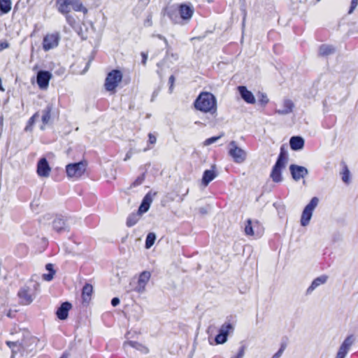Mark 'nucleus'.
Instances as JSON below:
<instances>
[{"label": "nucleus", "instance_id": "nucleus-1", "mask_svg": "<svg viewBox=\"0 0 358 358\" xmlns=\"http://www.w3.org/2000/svg\"><path fill=\"white\" fill-rule=\"evenodd\" d=\"M194 106L201 111L214 113L217 108L215 97L210 92H202L196 99Z\"/></svg>", "mask_w": 358, "mask_h": 358}, {"label": "nucleus", "instance_id": "nucleus-2", "mask_svg": "<svg viewBox=\"0 0 358 358\" xmlns=\"http://www.w3.org/2000/svg\"><path fill=\"white\" fill-rule=\"evenodd\" d=\"M56 5L59 12L66 15V20L70 22V16L68 15L71 8L76 11L87 13V9L83 6L80 0H57Z\"/></svg>", "mask_w": 358, "mask_h": 358}, {"label": "nucleus", "instance_id": "nucleus-3", "mask_svg": "<svg viewBox=\"0 0 358 358\" xmlns=\"http://www.w3.org/2000/svg\"><path fill=\"white\" fill-rule=\"evenodd\" d=\"M287 160L288 158L287 154L281 149L278 160L273 167L271 173V178L273 181L275 182L282 181L281 171L285 167Z\"/></svg>", "mask_w": 358, "mask_h": 358}, {"label": "nucleus", "instance_id": "nucleus-4", "mask_svg": "<svg viewBox=\"0 0 358 358\" xmlns=\"http://www.w3.org/2000/svg\"><path fill=\"white\" fill-rule=\"evenodd\" d=\"M86 166L87 164L85 162L68 164L66 166L67 176L70 178H80L85 173Z\"/></svg>", "mask_w": 358, "mask_h": 358}, {"label": "nucleus", "instance_id": "nucleus-5", "mask_svg": "<svg viewBox=\"0 0 358 358\" xmlns=\"http://www.w3.org/2000/svg\"><path fill=\"white\" fill-rule=\"evenodd\" d=\"M122 79V73L120 71L113 70L110 72L105 82V87L107 91H113Z\"/></svg>", "mask_w": 358, "mask_h": 358}, {"label": "nucleus", "instance_id": "nucleus-6", "mask_svg": "<svg viewBox=\"0 0 358 358\" xmlns=\"http://www.w3.org/2000/svg\"><path fill=\"white\" fill-rule=\"evenodd\" d=\"M319 199L317 197H313L310 203L305 207L301 215V224L303 227L307 226L313 215L314 209L317 207Z\"/></svg>", "mask_w": 358, "mask_h": 358}, {"label": "nucleus", "instance_id": "nucleus-7", "mask_svg": "<svg viewBox=\"0 0 358 358\" xmlns=\"http://www.w3.org/2000/svg\"><path fill=\"white\" fill-rule=\"evenodd\" d=\"M229 154L233 158L234 161L238 164L244 162L247 157L246 152L238 147L235 141H231L229 143Z\"/></svg>", "mask_w": 358, "mask_h": 358}, {"label": "nucleus", "instance_id": "nucleus-8", "mask_svg": "<svg viewBox=\"0 0 358 358\" xmlns=\"http://www.w3.org/2000/svg\"><path fill=\"white\" fill-rule=\"evenodd\" d=\"M60 40V35L58 32L48 34L43 38V48L45 51L56 48Z\"/></svg>", "mask_w": 358, "mask_h": 358}, {"label": "nucleus", "instance_id": "nucleus-9", "mask_svg": "<svg viewBox=\"0 0 358 358\" xmlns=\"http://www.w3.org/2000/svg\"><path fill=\"white\" fill-rule=\"evenodd\" d=\"M18 296L22 304L29 305L33 301L35 296L33 289L25 285L18 292Z\"/></svg>", "mask_w": 358, "mask_h": 358}, {"label": "nucleus", "instance_id": "nucleus-10", "mask_svg": "<svg viewBox=\"0 0 358 358\" xmlns=\"http://www.w3.org/2000/svg\"><path fill=\"white\" fill-rule=\"evenodd\" d=\"M262 231V228L258 222H252L250 220L247 221L245 226V233L246 235L260 236Z\"/></svg>", "mask_w": 358, "mask_h": 358}, {"label": "nucleus", "instance_id": "nucleus-11", "mask_svg": "<svg viewBox=\"0 0 358 358\" xmlns=\"http://www.w3.org/2000/svg\"><path fill=\"white\" fill-rule=\"evenodd\" d=\"M194 12V7L189 3H181L178 6V13L180 14V18L184 21H189L192 18Z\"/></svg>", "mask_w": 358, "mask_h": 358}, {"label": "nucleus", "instance_id": "nucleus-12", "mask_svg": "<svg viewBox=\"0 0 358 358\" xmlns=\"http://www.w3.org/2000/svg\"><path fill=\"white\" fill-rule=\"evenodd\" d=\"M289 171L291 172L293 179L296 181H298L301 178H303L308 174V171L306 167L296 164L290 165Z\"/></svg>", "mask_w": 358, "mask_h": 358}, {"label": "nucleus", "instance_id": "nucleus-13", "mask_svg": "<svg viewBox=\"0 0 358 358\" xmlns=\"http://www.w3.org/2000/svg\"><path fill=\"white\" fill-rule=\"evenodd\" d=\"M37 174L42 178H48L50 176L51 168L45 157L39 159L37 163Z\"/></svg>", "mask_w": 358, "mask_h": 358}, {"label": "nucleus", "instance_id": "nucleus-14", "mask_svg": "<svg viewBox=\"0 0 358 358\" xmlns=\"http://www.w3.org/2000/svg\"><path fill=\"white\" fill-rule=\"evenodd\" d=\"M151 274L149 271L142 272L138 278V284L135 290L138 293H143L145 290V286L150 278Z\"/></svg>", "mask_w": 358, "mask_h": 358}, {"label": "nucleus", "instance_id": "nucleus-15", "mask_svg": "<svg viewBox=\"0 0 358 358\" xmlns=\"http://www.w3.org/2000/svg\"><path fill=\"white\" fill-rule=\"evenodd\" d=\"M51 73L45 71H40L37 74V83L40 88L46 89L51 78Z\"/></svg>", "mask_w": 358, "mask_h": 358}, {"label": "nucleus", "instance_id": "nucleus-16", "mask_svg": "<svg viewBox=\"0 0 358 358\" xmlns=\"http://www.w3.org/2000/svg\"><path fill=\"white\" fill-rule=\"evenodd\" d=\"M294 108V104L292 101L285 99L283 100L281 107L275 110V113L281 115H288L293 111Z\"/></svg>", "mask_w": 358, "mask_h": 358}, {"label": "nucleus", "instance_id": "nucleus-17", "mask_svg": "<svg viewBox=\"0 0 358 358\" xmlns=\"http://www.w3.org/2000/svg\"><path fill=\"white\" fill-rule=\"evenodd\" d=\"M328 277L325 275H320L313 280L311 285L306 290V294H310L315 289L320 285L325 284L327 281Z\"/></svg>", "mask_w": 358, "mask_h": 358}, {"label": "nucleus", "instance_id": "nucleus-18", "mask_svg": "<svg viewBox=\"0 0 358 358\" xmlns=\"http://www.w3.org/2000/svg\"><path fill=\"white\" fill-rule=\"evenodd\" d=\"M239 93L243 98V99L248 103H255V98L252 93L248 90V89L245 86H239L238 87Z\"/></svg>", "mask_w": 358, "mask_h": 358}, {"label": "nucleus", "instance_id": "nucleus-19", "mask_svg": "<svg viewBox=\"0 0 358 358\" xmlns=\"http://www.w3.org/2000/svg\"><path fill=\"white\" fill-rule=\"evenodd\" d=\"M71 304L69 302H64L57 309L56 314L59 319L66 320L68 317L69 310L71 308Z\"/></svg>", "mask_w": 358, "mask_h": 358}, {"label": "nucleus", "instance_id": "nucleus-20", "mask_svg": "<svg viewBox=\"0 0 358 358\" xmlns=\"http://www.w3.org/2000/svg\"><path fill=\"white\" fill-rule=\"evenodd\" d=\"M52 226L54 229L58 232L66 231L69 229L66 220L62 217H57L52 222Z\"/></svg>", "mask_w": 358, "mask_h": 358}, {"label": "nucleus", "instance_id": "nucleus-21", "mask_svg": "<svg viewBox=\"0 0 358 358\" xmlns=\"http://www.w3.org/2000/svg\"><path fill=\"white\" fill-rule=\"evenodd\" d=\"M152 201V195L151 192H149L143 198V201H142L141 206H139L138 212H139V213H141V214L147 212L150 208Z\"/></svg>", "mask_w": 358, "mask_h": 358}, {"label": "nucleus", "instance_id": "nucleus-22", "mask_svg": "<svg viewBox=\"0 0 358 358\" xmlns=\"http://www.w3.org/2000/svg\"><path fill=\"white\" fill-rule=\"evenodd\" d=\"M290 147L294 150H299L303 148L304 141L300 136H293L289 141Z\"/></svg>", "mask_w": 358, "mask_h": 358}, {"label": "nucleus", "instance_id": "nucleus-23", "mask_svg": "<svg viewBox=\"0 0 358 358\" xmlns=\"http://www.w3.org/2000/svg\"><path fill=\"white\" fill-rule=\"evenodd\" d=\"M7 345L11 349L13 355L17 352L22 353L21 349H26L27 348L20 341H6Z\"/></svg>", "mask_w": 358, "mask_h": 358}, {"label": "nucleus", "instance_id": "nucleus-24", "mask_svg": "<svg viewBox=\"0 0 358 358\" xmlns=\"http://www.w3.org/2000/svg\"><path fill=\"white\" fill-rule=\"evenodd\" d=\"M234 330V327L232 324L229 322L224 323L219 329V333L224 335L227 338L231 334Z\"/></svg>", "mask_w": 358, "mask_h": 358}, {"label": "nucleus", "instance_id": "nucleus-25", "mask_svg": "<svg viewBox=\"0 0 358 358\" xmlns=\"http://www.w3.org/2000/svg\"><path fill=\"white\" fill-rule=\"evenodd\" d=\"M216 177V173L214 170H206L204 171L202 182L205 186H207Z\"/></svg>", "mask_w": 358, "mask_h": 358}, {"label": "nucleus", "instance_id": "nucleus-26", "mask_svg": "<svg viewBox=\"0 0 358 358\" xmlns=\"http://www.w3.org/2000/svg\"><path fill=\"white\" fill-rule=\"evenodd\" d=\"M93 292L92 285L86 284L82 291V297L84 302L87 303L91 298L92 293Z\"/></svg>", "mask_w": 358, "mask_h": 358}, {"label": "nucleus", "instance_id": "nucleus-27", "mask_svg": "<svg viewBox=\"0 0 358 358\" xmlns=\"http://www.w3.org/2000/svg\"><path fill=\"white\" fill-rule=\"evenodd\" d=\"M319 52L322 56H328L335 52V48L332 45L324 44L320 47Z\"/></svg>", "mask_w": 358, "mask_h": 358}, {"label": "nucleus", "instance_id": "nucleus-28", "mask_svg": "<svg viewBox=\"0 0 358 358\" xmlns=\"http://www.w3.org/2000/svg\"><path fill=\"white\" fill-rule=\"evenodd\" d=\"M340 174L341 176L342 181L348 185L350 182V172L346 164L343 165Z\"/></svg>", "mask_w": 358, "mask_h": 358}, {"label": "nucleus", "instance_id": "nucleus-29", "mask_svg": "<svg viewBox=\"0 0 358 358\" xmlns=\"http://www.w3.org/2000/svg\"><path fill=\"white\" fill-rule=\"evenodd\" d=\"M52 109V106L48 105L42 110V122L43 125L47 124L50 122Z\"/></svg>", "mask_w": 358, "mask_h": 358}, {"label": "nucleus", "instance_id": "nucleus-30", "mask_svg": "<svg viewBox=\"0 0 358 358\" xmlns=\"http://www.w3.org/2000/svg\"><path fill=\"white\" fill-rule=\"evenodd\" d=\"M45 268L47 271H49V273L43 274V278L46 281H50L51 280H52L53 276L55 273V271L54 270V265L52 264H48L45 266Z\"/></svg>", "mask_w": 358, "mask_h": 358}, {"label": "nucleus", "instance_id": "nucleus-31", "mask_svg": "<svg viewBox=\"0 0 358 358\" xmlns=\"http://www.w3.org/2000/svg\"><path fill=\"white\" fill-rule=\"evenodd\" d=\"M353 343V338L352 336L347 337L343 343L341 344V345L339 348V350L348 353L350 347L352 346Z\"/></svg>", "mask_w": 358, "mask_h": 358}, {"label": "nucleus", "instance_id": "nucleus-32", "mask_svg": "<svg viewBox=\"0 0 358 358\" xmlns=\"http://www.w3.org/2000/svg\"><path fill=\"white\" fill-rule=\"evenodd\" d=\"M128 346L131 347L133 348H136L141 351H144L145 352H148L147 348L143 346L141 344L135 342V341H127L124 343V348L126 349Z\"/></svg>", "mask_w": 358, "mask_h": 358}, {"label": "nucleus", "instance_id": "nucleus-33", "mask_svg": "<svg viewBox=\"0 0 358 358\" xmlns=\"http://www.w3.org/2000/svg\"><path fill=\"white\" fill-rule=\"evenodd\" d=\"M141 214L139 212L129 215L127 220V225L132 227L137 223Z\"/></svg>", "mask_w": 358, "mask_h": 358}, {"label": "nucleus", "instance_id": "nucleus-34", "mask_svg": "<svg viewBox=\"0 0 358 358\" xmlns=\"http://www.w3.org/2000/svg\"><path fill=\"white\" fill-rule=\"evenodd\" d=\"M35 339L34 338H29V339H24L20 343H22L27 348L26 349H21L22 355L24 354V352H31L33 350V347H31V344L34 343Z\"/></svg>", "mask_w": 358, "mask_h": 358}, {"label": "nucleus", "instance_id": "nucleus-35", "mask_svg": "<svg viewBox=\"0 0 358 358\" xmlns=\"http://www.w3.org/2000/svg\"><path fill=\"white\" fill-rule=\"evenodd\" d=\"M35 339L34 338H29V339H24L20 343H22L27 348L26 349H21L22 355L24 354V352H31L33 350V347H31V344L34 343Z\"/></svg>", "mask_w": 358, "mask_h": 358}, {"label": "nucleus", "instance_id": "nucleus-36", "mask_svg": "<svg viewBox=\"0 0 358 358\" xmlns=\"http://www.w3.org/2000/svg\"><path fill=\"white\" fill-rule=\"evenodd\" d=\"M0 9L3 13H8L11 9V1L1 0L0 2Z\"/></svg>", "mask_w": 358, "mask_h": 358}, {"label": "nucleus", "instance_id": "nucleus-37", "mask_svg": "<svg viewBox=\"0 0 358 358\" xmlns=\"http://www.w3.org/2000/svg\"><path fill=\"white\" fill-rule=\"evenodd\" d=\"M156 239V236L154 233H149L147 235L146 240H145V248L147 249L150 248Z\"/></svg>", "mask_w": 358, "mask_h": 358}, {"label": "nucleus", "instance_id": "nucleus-38", "mask_svg": "<svg viewBox=\"0 0 358 358\" xmlns=\"http://www.w3.org/2000/svg\"><path fill=\"white\" fill-rule=\"evenodd\" d=\"M156 142H157L156 136L154 134L150 133L148 134V147L144 149V151H147V150L151 149L152 147H150V145H155L156 143Z\"/></svg>", "mask_w": 358, "mask_h": 358}, {"label": "nucleus", "instance_id": "nucleus-39", "mask_svg": "<svg viewBox=\"0 0 358 358\" xmlns=\"http://www.w3.org/2000/svg\"><path fill=\"white\" fill-rule=\"evenodd\" d=\"M227 341V338L221 334H218L215 338V342L217 345L224 344Z\"/></svg>", "mask_w": 358, "mask_h": 358}, {"label": "nucleus", "instance_id": "nucleus-40", "mask_svg": "<svg viewBox=\"0 0 358 358\" xmlns=\"http://www.w3.org/2000/svg\"><path fill=\"white\" fill-rule=\"evenodd\" d=\"M222 136V135L209 138L204 141L203 145L206 146L210 145L212 143H215L218 139L221 138Z\"/></svg>", "mask_w": 358, "mask_h": 358}, {"label": "nucleus", "instance_id": "nucleus-41", "mask_svg": "<svg viewBox=\"0 0 358 358\" xmlns=\"http://www.w3.org/2000/svg\"><path fill=\"white\" fill-rule=\"evenodd\" d=\"M285 348H286V345L285 344H282L280 348V349L278 350L277 352H275L272 356L271 358H280L282 356L283 352L285 351Z\"/></svg>", "mask_w": 358, "mask_h": 358}, {"label": "nucleus", "instance_id": "nucleus-42", "mask_svg": "<svg viewBox=\"0 0 358 358\" xmlns=\"http://www.w3.org/2000/svg\"><path fill=\"white\" fill-rule=\"evenodd\" d=\"M145 180V175L142 174L141 176L138 177V178L132 183L131 187H136L142 184V182Z\"/></svg>", "mask_w": 358, "mask_h": 358}, {"label": "nucleus", "instance_id": "nucleus-43", "mask_svg": "<svg viewBox=\"0 0 358 358\" xmlns=\"http://www.w3.org/2000/svg\"><path fill=\"white\" fill-rule=\"evenodd\" d=\"M358 5V0H352L349 13H352Z\"/></svg>", "mask_w": 358, "mask_h": 358}, {"label": "nucleus", "instance_id": "nucleus-44", "mask_svg": "<svg viewBox=\"0 0 358 358\" xmlns=\"http://www.w3.org/2000/svg\"><path fill=\"white\" fill-rule=\"evenodd\" d=\"M259 101L262 104L265 105V104H266L268 102V99L267 98V96L266 94H262L261 96L259 98Z\"/></svg>", "mask_w": 358, "mask_h": 358}, {"label": "nucleus", "instance_id": "nucleus-45", "mask_svg": "<svg viewBox=\"0 0 358 358\" xmlns=\"http://www.w3.org/2000/svg\"><path fill=\"white\" fill-rule=\"evenodd\" d=\"M209 210H210L209 206L201 207L199 208V213L201 215H206L208 213Z\"/></svg>", "mask_w": 358, "mask_h": 358}, {"label": "nucleus", "instance_id": "nucleus-46", "mask_svg": "<svg viewBox=\"0 0 358 358\" xmlns=\"http://www.w3.org/2000/svg\"><path fill=\"white\" fill-rule=\"evenodd\" d=\"M9 44L6 41H0V52H1L3 50L8 48Z\"/></svg>", "mask_w": 358, "mask_h": 358}, {"label": "nucleus", "instance_id": "nucleus-47", "mask_svg": "<svg viewBox=\"0 0 358 358\" xmlns=\"http://www.w3.org/2000/svg\"><path fill=\"white\" fill-rule=\"evenodd\" d=\"M244 354H245V350H244V347H242L236 356L234 357V358H243V356H244Z\"/></svg>", "mask_w": 358, "mask_h": 358}, {"label": "nucleus", "instance_id": "nucleus-48", "mask_svg": "<svg viewBox=\"0 0 358 358\" xmlns=\"http://www.w3.org/2000/svg\"><path fill=\"white\" fill-rule=\"evenodd\" d=\"M347 354L348 353H346L341 350H338L335 358H345Z\"/></svg>", "mask_w": 358, "mask_h": 358}, {"label": "nucleus", "instance_id": "nucleus-49", "mask_svg": "<svg viewBox=\"0 0 358 358\" xmlns=\"http://www.w3.org/2000/svg\"><path fill=\"white\" fill-rule=\"evenodd\" d=\"M120 303V299L117 297H115L112 299L111 301V304L113 306H117L118 304Z\"/></svg>", "mask_w": 358, "mask_h": 358}, {"label": "nucleus", "instance_id": "nucleus-50", "mask_svg": "<svg viewBox=\"0 0 358 358\" xmlns=\"http://www.w3.org/2000/svg\"><path fill=\"white\" fill-rule=\"evenodd\" d=\"M37 117H38V113H35V114H34V115L30 118V120H29V123H30V124H33V123L35 122V120H36V119Z\"/></svg>", "mask_w": 358, "mask_h": 358}, {"label": "nucleus", "instance_id": "nucleus-51", "mask_svg": "<svg viewBox=\"0 0 358 358\" xmlns=\"http://www.w3.org/2000/svg\"><path fill=\"white\" fill-rule=\"evenodd\" d=\"M141 56H142V58H143L142 63L145 65L146 64V60L148 59V55L145 52H141Z\"/></svg>", "mask_w": 358, "mask_h": 358}, {"label": "nucleus", "instance_id": "nucleus-52", "mask_svg": "<svg viewBox=\"0 0 358 358\" xmlns=\"http://www.w3.org/2000/svg\"><path fill=\"white\" fill-rule=\"evenodd\" d=\"M15 312H13L12 310H9L7 311L6 313V315L8 317H14V314H15Z\"/></svg>", "mask_w": 358, "mask_h": 358}, {"label": "nucleus", "instance_id": "nucleus-53", "mask_svg": "<svg viewBox=\"0 0 358 358\" xmlns=\"http://www.w3.org/2000/svg\"><path fill=\"white\" fill-rule=\"evenodd\" d=\"M174 80H175V78H174V76H171L169 77V83H171V87L173 86V83H174Z\"/></svg>", "mask_w": 358, "mask_h": 358}, {"label": "nucleus", "instance_id": "nucleus-54", "mask_svg": "<svg viewBox=\"0 0 358 358\" xmlns=\"http://www.w3.org/2000/svg\"><path fill=\"white\" fill-rule=\"evenodd\" d=\"M131 155H132V154H131V152H128L127 153L126 157H125V158H124V161H127V159H130V158H131Z\"/></svg>", "mask_w": 358, "mask_h": 358}, {"label": "nucleus", "instance_id": "nucleus-55", "mask_svg": "<svg viewBox=\"0 0 358 358\" xmlns=\"http://www.w3.org/2000/svg\"><path fill=\"white\" fill-rule=\"evenodd\" d=\"M148 26L151 25V19L150 18H148L146 22H145Z\"/></svg>", "mask_w": 358, "mask_h": 358}, {"label": "nucleus", "instance_id": "nucleus-56", "mask_svg": "<svg viewBox=\"0 0 358 358\" xmlns=\"http://www.w3.org/2000/svg\"><path fill=\"white\" fill-rule=\"evenodd\" d=\"M168 15H169V17L172 20H173V15H172L170 12H168Z\"/></svg>", "mask_w": 358, "mask_h": 358}, {"label": "nucleus", "instance_id": "nucleus-57", "mask_svg": "<svg viewBox=\"0 0 358 358\" xmlns=\"http://www.w3.org/2000/svg\"><path fill=\"white\" fill-rule=\"evenodd\" d=\"M89 66H90V62H88L87 63V64H86V67H85V69L84 70V72H85V71L88 69Z\"/></svg>", "mask_w": 358, "mask_h": 358}, {"label": "nucleus", "instance_id": "nucleus-58", "mask_svg": "<svg viewBox=\"0 0 358 358\" xmlns=\"http://www.w3.org/2000/svg\"><path fill=\"white\" fill-rule=\"evenodd\" d=\"M158 37L161 39H164L165 41V42H166V38H163L162 36L159 35Z\"/></svg>", "mask_w": 358, "mask_h": 358}, {"label": "nucleus", "instance_id": "nucleus-59", "mask_svg": "<svg viewBox=\"0 0 358 358\" xmlns=\"http://www.w3.org/2000/svg\"><path fill=\"white\" fill-rule=\"evenodd\" d=\"M2 122H3V117H0V125L2 124Z\"/></svg>", "mask_w": 358, "mask_h": 358}, {"label": "nucleus", "instance_id": "nucleus-60", "mask_svg": "<svg viewBox=\"0 0 358 358\" xmlns=\"http://www.w3.org/2000/svg\"><path fill=\"white\" fill-rule=\"evenodd\" d=\"M60 358H66V357L64 355Z\"/></svg>", "mask_w": 358, "mask_h": 358}, {"label": "nucleus", "instance_id": "nucleus-61", "mask_svg": "<svg viewBox=\"0 0 358 358\" xmlns=\"http://www.w3.org/2000/svg\"><path fill=\"white\" fill-rule=\"evenodd\" d=\"M231 358H234V357H231Z\"/></svg>", "mask_w": 358, "mask_h": 358}]
</instances>
